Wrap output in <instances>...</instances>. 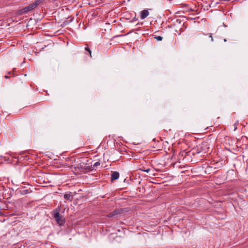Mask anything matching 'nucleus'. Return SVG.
<instances>
[{"instance_id":"1","label":"nucleus","mask_w":248,"mask_h":248,"mask_svg":"<svg viewBox=\"0 0 248 248\" xmlns=\"http://www.w3.org/2000/svg\"><path fill=\"white\" fill-rule=\"evenodd\" d=\"M60 209L59 208H56L52 213V216L55 218L56 222L60 225L64 223V220L62 218V215L60 214Z\"/></svg>"},{"instance_id":"2","label":"nucleus","mask_w":248,"mask_h":248,"mask_svg":"<svg viewBox=\"0 0 248 248\" xmlns=\"http://www.w3.org/2000/svg\"><path fill=\"white\" fill-rule=\"evenodd\" d=\"M208 145L206 142H203L200 144L198 147L197 153H206V150L208 149Z\"/></svg>"},{"instance_id":"3","label":"nucleus","mask_w":248,"mask_h":248,"mask_svg":"<svg viewBox=\"0 0 248 248\" xmlns=\"http://www.w3.org/2000/svg\"><path fill=\"white\" fill-rule=\"evenodd\" d=\"M34 8L33 7V6L31 4H30L29 5L18 10V14L19 15H22L25 13H27V12L32 10Z\"/></svg>"},{"instance_id":"4","label":"nucleus","mask_w":248,"mask_h":248,"mask_svg":"<svg viewBox=\"0 0 248 248\" xmlns=\"http://www.w3.org/2000/svg\"><path fill=\"white\" fill-rule=\"evenodd\" d=\"M122 211L120 209L115 210L113 212L107 215L108 217H117L121 213Z\"/></svg>"},{"instance_id":"5","label":"nucleus","mask_w":248,"mask_h":248,"mask_svg":"<svg viewBox=\"0 0 248 248\" xmlns=\"http://www.w3.org/2000/svg\"><path fill=\"white\" fill-rule=\"evenodd\" d=\"M31 191L30 188L27 189L25 187H22L18 189V192L22 195H26L30 193Z\"/></svg>"},{"instance_id":"6","label":"nucleus","mask_w":248,"mask_h":248,"mask_svg":"<svg viewBox=\"0 0 248 248\" xmlns=\"http://www.w3.org/2000/svg\"><path fill=\"white\" fill-rule=\"evenodd\" d=\"M149 15V12L148 10H143L140 13V18L144 19L146 18Z\"/></svg>"},{"instance_id":"7","label":"nucleus","mask_w":248,"mask_h":248,"mask_svg":"<svg viewBox=\"0 0 248 248\" xmlns=\"http://www.w3.org/2000/svg\"><path fill=\"white\" fill-rule=\"evenodd\" d=\"M119 173L118 171H113L111 174V180L112 181L117 180L119 177Z\"/></svg>"},{"instance_id":"8","label":"nucleus","mask_w":248,"mask_h":248,"mask_svg":"<svg viewBox=\"0 0 248 248\" xmlns=\"http://www.w3.org/2000/svg\"><path fill=\"white\" fill-rule=\"evenodd\" d=\"M84 49L85 51H86L85 54L86 55L89 54L90 57H92V51L87 44L85 45Z\"/></svg>"},{"instance_id":"9","label":"nucleus","mask_w":248,"mask_h":248,"mask_svg":"<svg viewBox=\"0 0 248 248\" xmlns=\"http://www.w3.org/2000/svg\"><path fill=\"white\" fill-rule=\"evenodd\" d=\"M64 198L65 200H69V201H72V197L71 195L70 192L69 193H66L64 194Z\"/></svg>"},{"instance_id":"10","label":"nucleus","mask_w":248,"mask_h":248,"mask_svg":"<svg viewBox=\"0 0 248 248\" xmlns=\"http://www.w3.org/2000/svg\"><path fill=\"white\" fill-rule=\"evenodd\" d=\"M85 168H84V170H85V171H88V172L91 171L93 170V166H87L86 164L85 165Z\"/></svg>"},{"instance_id":"11","label":"nucleus","mask_w":248,"mask_h":248,"mask_svg":"<svg viewBox=\"0 0 248 248\" xmlns=\"http://www.w3.org/2000/svg\"><path fill=\"white\" fill-rule=\"evenodd\" d=\"M42 2V0H36L33 3H31L34 8H35Z\"/></svg>"},{"instance_id":"12","label":"nucleus","mask_w":248,"mask_h":248,"mask_svg":"<svg viewBox=\"0 0 248 248\" xmlns=\"http://www.w3.org/2000/svg\"><path fill=\"white\" fill-rule=\"evenodd\" d=\"M85 165L86 164L84 163H80V164H78L77 165V167L78 169H82V170H84V168H85Z\"/></svg>"},{"instance_id":"13","label":"nucleus","mask_w":248,"mask_h":248,"mask_svg":"<svg viewBox=\"0 0 248 248\" xmlns=\"http://www.w3.org/2000/svg\"><path fill=\"white\" fill-rule=\"evenodd\" d=\"M100 165V162L99 161H97V162H95L94 163V164L93 165V169H94V167H98V166H99Z\"/></svg>"},{"instance_id":"14","label":"nucleus","mask_w":248,"mask_h":248,"mask_svg":"<svg viewBox=\"0 0 248 248\" xmlns=\"http://www.w3.org/2000/svg\"><path fill=\"white\" fill-rule=\"evenodd\" d=\"M155 38L157 41H162L163 37L160 36H155Z\"/></svg>"},{"instance_id":"15","label":"nucleus","mask_w":248,"mask_h":248,"mask_svg":"<svg viewBox=\"0 0 248 248\" xmlns=\"http://www.w3.org/2000/svg\"><path fill=\"white\" fill-rule=\"evenodd\" d=\"M7 75L10 77L14 76V74L11 71L8 72Z\"/></svg>"},{"instance_id":"16","label":"nucleus","mask_w":248,"mask_h":248,"mask_svg":"<svg viewBox=\"0 0 248 248\" xmlns=\"http://www.w3.org/2000/svg\"><path fill=\"white\" fill-rule=\"evenodd\" d=\"M137 20V18H136V16L131 20V22H134Z\"/></svg>"},{"instance_id":"17","label":"nucleus","mask_w":248,"mask_h":248,"mask_svg":"<svg viewBox=\"0 0 248 248\" xmlns=\"http://www.w3.org/2000/svg\"><path fill=\"white\" fill-rule=\"evenodd\" d=\"M142 170L143 171H145L146 172L148 173L150 171V169H147L146 170Z\"/></svg>"},{"instance_id":"18","label":"nucleus","mask_w":248,"mask_h":248,"mask_svg":"<svg viewBox=\"0 0 248 248\" xmlns=\"http://www.w3.org/2000/svg\"><path fill=\"white\" fill-rule=\"evenodd\" d=\"M209 37L210 38L211 41L213 42L214 39H213V38L212 37V34H209Z\"/></svg>"},{"instance_id":"19","label":"nucleus","mask_w":248,"mask_h":248,"mask_svg":"<svg viewBox=\"0 0 248 248\" xmlns=\"http://www.w3.org/2000/svg\"><path fill=\"white\" fill-rule=\"evenodd\" d=\"M238 124V123H235L234 124V130H235L236 129H237V127H236V125L237 124Z\"/></svg>"},{"instance_id":"20","label":"nucleus","mask_w":248,"mask_h":248,"mask_svg":"<svg viewBox=\"0 0 248 248\" xmlns=\"http://www.w3.org/2000/svg\"><path fill=\"white\" fill-rule=\"evenodd\" d=\"M10 77L9 75H8L7 74V75H6L4 76V78H6V79L9 78Z\"/></svg>"},{"instance_id":"21","label":"nucleus","mask_w":248,"mask_h":248,"mask_svg":"<svg viewBox=\"0 0 248 248\" xmlns=\"http://www.w3.org/2000/svg\"><path fill=\"white\" fill-rule=\"evenodd\" d=\"M224 41L225 42H226L227 41L226 39H224Z\"/></svg>"}]
</instances>
